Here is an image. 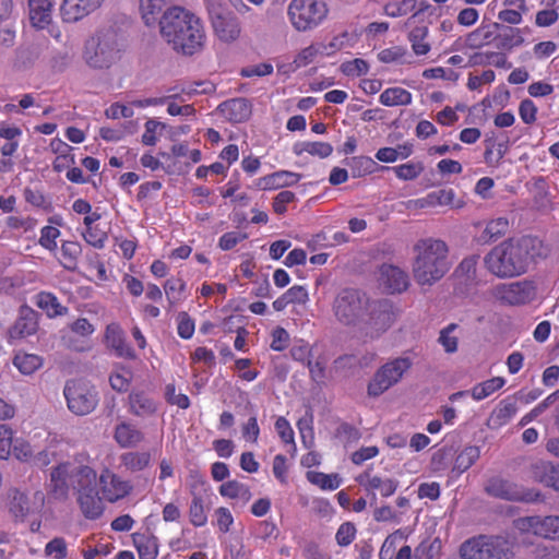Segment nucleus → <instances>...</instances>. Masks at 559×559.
<instances>
[{"instance_id": "obj_44", "label": "nucleus", "mask_w": 559, "mask_h": 559, "mask_svg": "<svg viewBox=\"0 0 559 559\" xmlns=\"http://www.w3.org/2000/svg\"><path fill=\"white\" fill-rule=\"evenodd\" d=\"M346 164L349 166L350 173L355 178L371 174L377 167V163L367 156L352 157L346 162Z\"/></svg>"}, {"instance_id": "obj_42", "label": "nucleus", "mask_w": 559, "mask_h": 559, "mask_svg": "<svg viewBox=\"0 0 559 559\" xmlns=\"http://www.w3.org/2000/svg\"><path fill=\"white\" fill-rule=\"evenodd\" d=\"M506 383V380L501 377H495L489 380H486L481 383L476 384L472 391L471 394L474 400L480 401L485 397L489 396L497 390L501 389Z\"/></svg>"}, {"instance_id": "obj_12", "label": "nucleus", "mask_w": 559, "mask_h": 559, "mask_svg": "<svg viewBox=\"0 0 559 559\" xmlns=\"http://www.w3.org/2000/svg\"><path fill=\"white\" fill-rule=\"evenodd\" d=\"M484 490L490 497L507 501L532 503L542 499L539 490L519 486L498 476L489 478Z\"/></svg>"}, {"instance_id": "obj_51", "label": "nucleus", "mask_w": 559, "mask_h": 559, "mask_svg": "<svg viewBox=\"0 0 559 559\" xmlns=\"http://www.w3.org/2000/svg\"><path fill=\"white\" fill-rule=\"evenodd\" d=\"M382 169H391V167L382 166ZM395 175L402 180H413L417 178L421 171L424 170V165L421 163H407L396 167H392Z\"/></svg>"}, {"instance_id": "obj_52", "label": "nucleus", "mask_w": 559, "mask_h": 559, "mask_svg": "<svg viewBox=\"0 0 559 559\" xmlns=\"http://www.w3.org/2000/svg\"><path fill=\"white\" fill-rule=\"evenodd\" d=\"M540 520V515L522 516L515 519L513 525L522 534L532 533L538 537Z\"/></svg>"}, {"instance_id": "obj_11", "label": "nucleus", "mask_w": 559, "mask_h": 559, "mask_svg": "<svg viewBox=\"0 0 559 559\" xmlns=\"http://www.w3.org/2000/svg\"><path fill=\"white\" fill-rule=\"evenodd\" d=\"M78 502L85 518L95 520L103 514V498L92 485L96 480V473L92 467H83L79 474Z\"/></svg>"}, {"instance_id": "obj_29", "label": "nucleus", "mask_w": 559, "mask_h": 559, "mask_svg": "<svg viewBox=\"0 0 559 559\" xmlns=\"http://www.w3.org/2000/svg\"><path fill=\"white\" fill-rule=\"evenodd\" d=\"M224 116L233 122H241L249 118L251 108L243 98H234L222 105Z\"/></svg>"}, {"instance_id": "obj_25", "label": "nucleus", "mask_w": 559, "mask_h": 559, "mask_svg": "<svg viewBox=\"0 0 559 559\" xmlns=\"http://www.w3.org/2000/svg\"><path fill=\"white\" fill-rule=\"evenodd\" d=\"M163 290L170 308H175L188 298L187 283L183 278L171 276L163 284Z\"/></svg>"}, {"instance_id": "obj_27", "label": "nucleus", "mask_w": 559, "mask_h": 559, "mask_svg": "<svg viewBox=\"0 0 559 559\" xmlns=\"http://www.w3.org/2000/svg\"><path fill=\"white\" fill-rule=\"evenodd\" d=\"M165 5L166 0H139V10L143 23L148 27L159 25Z\"/></svg>"}, {"instance_id": "obj_21", "label": "nucleus", "mask_w": 559, "mask_h": 559, "mask_svg": "<svg viewBox=\"0 0 559 559\" xmlns=\"http://www.w3.org/2000/svg\"><path fill=\"white\" fill-rule=\"evenodd\" d=\"M105 344L108 348L112 349L115 354L123 358H133V349L127 344L124 333L118 323H110L106 326Z\"/></svg>"}, {"instance_id": "obj_15", "label": "nucleus", "mask_w": 559, "mask_h": 559, "mask_svg": "<svg viewBox=\"0 0 559 559\" xmlns=\"http://www.w3.org/2000/svg\"><path fill=\"white\" fill-rule=\"evenodd\" d=\"M83 467L72 463H62L51 471L49 487L56 499L67 498L70 488L78 489V474Z\"/></svg>"}, {"instance_id": "obj_13", "label": "nucleus", "mask_w": 559, "mask_h": 559, "mask_svg": "<svg viewBox=\"0 0 559 559\" xmlns=\"http://www.w3.org/2000/svg\"><path fill=\"white\" fill-rule=\"evenodd\" d=\"M69 409L76 415H86L97 405V396L88 383L81 380H70L63 390Z\"/></svg>"}, {"instance_id": "obj_32", "label": "nucleus", "mask_w": 559, "mask_h": 559, "mask_svg": "<svg viewBox=\"0 0 559 559\" xmlns=\"http://www.w3.org/2000/svg\"><path fill=\"white\" fill-rule=\"evenodd\" d=\"M122 466L131 472H141L150 466L152 456L150 452H126L120 457Z\"/></svg>"}, {"instance_id": "obj_36", "label": "nucleus", "mask_w": 559, "mask_h": 559, "mask_svg": "<svg viewBox=\"0 0 559 559\" xmlns=\"http://www.w3.org/2000/svg\"><path fill=\"white\" fill-rule=\"evenodd\" d=\"M492 41H495L493 31L488 29L485 22H483L478 28L466 35L465 46L471 49H478Z\"/></svg>"}, {"instance_id": "obj_62", "label": "nucleus", "mask_w": 559, "mask_h": 559, "mask_svg": "<svg viewBox=\"0 0 559 559\" xmlns=\"http://www.w3.org/2000/svg\"><path fill=\"white\" fill-rule=\"evenodd\" d=\"M272 72L273 66L267 62H262L242 68L240 70V75L243 78L264 76L271 74Z\"/></svg>"}, {"instance_id": "obj_41", "label": "nucleus", "mask_w": 559, "mask_h": 559, "mask_svg": "<svg viewBox=\"0 0 559 559\" xmlns=\"http://www.w3.org/2000/svg\"><path fill=\"white\" fill-rule=\"evenodd\" d=\"M294 152L297 155L307 152L313 156L325 158L332 154L333 147L331 144L325 142H300L295 144Z\"/></svg>"}, {"instance_id": "obj_28", "label": "nucleus", "mask_w": 559, "mask_h": 559, "mask_svg": "<svg viewBox=\"0 0 559 559\" xmlns=\"http://www.w3.org/2000/svg\"><path fill=\"white\" fill-rule=\"evenodd\" d=\"M200 485L203 487L205 481L201 478L195 480V484L192 486L191 493L193 496L190 507H189V519L192 525L197 527L204 526L207 522V512L201 496H198L194 492L197 486Z\"/></svg>"}, {"instance_id": "obj_58", "label": "nucleus", "mask_w": 559, "mask_h": 559, "mask_svg": "<svg viewBox=\"0 0 559 559\" xmlns=\"http://www.w3.org/2000/svg\"><path fill=\"white\" fill-rule=\"evenodd\" d=\"M13 432L7 425H0V459H8L13 445Z\"/></svg>"}, {"instance_id": "obj_63", "label": "nucleus", "mask_w": 559, "mask_h": 559, "mask_svg": "<svg viewBox=\"0 0 559 559\" xmlns=\"http://www.w3.org/2000/svg\"><path fill=\"white\" fill-rule=\"evenodd\" d=\"M519 114L524 123L532 124L536 121L537 107L530 98L523 99L519 106Z\"/></svg>"}, {"instance_id": "obj_38", "label": "nucleus", "mask_w": 559, "mask_h": 559, "mask_svg": "<svg viewBox=\"0 0 559 559\" xmlns=\"http://www.w3.org/2000/svg\"><path fill=\"white\" fill-rule=\"evenodd\" d=\"M36 305L43 309L50 318L62 316L67 312V308L62 307L59 304L58 298L51 293L41 292L37 294Z\"/></svg>"}, {"instance_id": "obj_48", "label": "nucleus", "mask_w": 559, "mask_h": 559, "mask_svg": "<svg viewBox=\"0 0 559 559\" xmlns=\"http://www.w3.org/2000/svg\"><path fill=\"white\" fill-rule=\"evenodd\" d=\"M538 537L559 540V515L542 516Z\"/></svg>"}, {"instance_id": "obj_24", "label": "nucleus", "mask_w": 559, "mask_h": 559, "mask_svg": "<svg viewBox=\"0 0 559 559\" xmlns=\"http://www.w3.org/2000/svg\"><path fill=\"white\" fill-rule=\"evenodd\" d=\"M381 277L391 293H402L408 286L407 274L394 265H382Z\"/></svg>"}, {"instance_id": "obj_37", "label": "nucleus", "mask_w": 559, "mask_h": 559, "mask_svg": "<svg viewBox=\"0 0 559 559\" xmlns=\"http://www.w3.org/2000/svg\"><path fill=\"white\" fill-rule=\"evenodd\" d=\"M307 480L323 490H334L340 487L342 478L338 474H324L322 472L309 471L306 474Z\"/></svg>"}, {"instance_id": "obj_22", "label": "nucleus", "mask_w": 559, "mask_h": 559, "mask_svg": "<svg viewBox=\"0 0 559 559\" xmlns=\"http://www.w3.org/2000/svg\"><path fill=\"white\" fill-rule=\"evenodd\" d=\"M114 440L120 448H135L144 440V433L132 423L121 420L115 427Z\"/></svg>"}, {"instance_id": "obj_43", "label": "nucleus", "mask_w": 559, "mask_h": 559, "mask_svg": "<svg viewBox=\"0 0 559 559\" xmlns=\"http://www.w3.org/2000/svg\"><path fill=\"white\" fill-rule=\"evenodd\" d=\"M478 259V254H472L463 259L462 262L455 269L454 276L459 278H464L466 284L474 283L476 280V265Z\"/></svg>"}, {"instance_id": "obj_2", "label": "nucleus", "mask_w": 559, "mask_h": 559, "mask_svg": "<svg viewBox=\"0 0 559 559\" xmlns=\"http://www.w3.org/2000/svg\"><path fill=\"white\" fill-rule=\"evenodd\" d=\"M547 250L542 240L524 236L508 239L493 247L484 258L488 272L499 278H509L524 274L538 258H546Z\"/></svg>"}, {"instance_id": "obj_47", "label": "nucleus", "mask_w": 559, "mask_h": 559, "mask_svg": "<svg viewBox=\"0 0 559 559\" xmlns=\"http://www.w3.org/2000/svg\"><path fill=\"white\" fill-rule=\"evenodd\" d=\"M516 402L514 397H508L501 401L498 407L493 411L492 416L493 420L499 425L507 424L512 416L516 413Z\"/></svg>"}, {"instance_id": "obj_19", "label": "nucleus", "mask_w": 559, "mask_h": 559, "mask_svg": "<svg viewBox=\"0 0 559 559\" xmlns=\"http://www.w3.org/2000/svg\"><path fill=\"white\" fill-rule=\"evenodd\" d=\"M38 329L37 313L25 307L20 311V316L13 326L8 332V337L11 343L25 338L36 333Z\"/></svg>"}, {"instance_id": "obj_7", "label": "nucleus", "mask_w": 559, "mask_h": 559, "mask_svg": "<svg viewBox=\"0 0 559 559\" xmlns=\"http://www.w3.org/2000/svg\"><path fill=\"white\" fill-rule=\"evenodd\" d=\"M365 293L355 288L342 289L334 299L333 311L336 319L345 325H356L364 318L368 305Z\"/></svg>"}, {"instance_id": "obj_20", "label": "nucleus", "mask_w": 559, "mask_h": 559, "mask_svg": "<svg viewBox=\"0 0 559 559\" xmlns=\"http://www.w3.org/2000/svg\"><path fill=\"white\" fill-rule=\"evenodd\" d=\"M528 473L533 480L559 491V464L537 460L530 465Z\"/></svg>"}, {"instance_id": "obj_5", "label": "nucleus", "mask_w": 559, "mask_h": 559, "mask_svg": "<svg viewBox=\"0 0 559 559\" xmlns=\"http://www.w3.org/2000/svg\"><path fill=\"white\" fill-rule=\"evenodd\" d=\"M214 34L223 43H234L241 35V23L224 0H203Z\"/></svg>"}, {"instance_id": "obj_60", "label": "nucleus", "mask_w": 559, "mask_h": 559, "mask_svg": "<svg viewBox=\"0 0 559 559\" xmlns=\"http://www.w3.org/2000/svg\"><path fill=\"white\" fill-rule=\"evenodd\" d=\"M416 7V0H402L400 3H388L385 5V13L390 16L406 15L412 12Z\"/></svg>"}, {"instance_id": "obj_49", "label": "nucleus", "mask_w": 559, "mask_h": 559, "mask_svg": "<svg viewBox=\"0 0 559 559\" xmlns=\"http://www.w3.org/2000/svg\"><path fill=\"white\" fill-rule=\"evenodd\" d=\"M326 50L328 46L324 44L310 45L298 53L294 60V63L296 64V68L305 67L311 63L317 55H329L330 52Z\"/></svg>"}, {"instance_id": "obj_9", "label": "nucleus", "mask_w": 559, "mask_h": 559, "mask_svg": "<svg viewBox=\"0 0 559 559\" xmlns=\"http://www.w3.org/2000/svg\"><path fill=\"white\" fill-rule=\"evenodd\" d=\"M395 313L393 304L388 299L370 300L365 308L364 318L360 320L362 329L370 337H378L394 322Z\"/></svg>"}, {"instance_id": "obj_40", "label": "nucleus", "mask_w": 559, "mask_h": 559, "mask_svg": "<svg viewBox=\"0 0 559 559\" xmlns=\"http://www.w3.org/2000/svg\"><path fill=\"white\" fill-rule=\"evenodd\" d=\"M129 400L130 412L136 416H146L155 412L154 402L144 393H132Z\"/></svg>"}, {"instance_id": "obj_3", "label": "nucleus", "mask_w": 559, "mask_h": 559, "mask_svg": "<svg viewBox=\"0 0 559 559\" xmlns=\"http://www.w3.org/2000/svg\"><path fill=\"white\" fill-rule=\"evenodd\" d=\"M413 276L419 285L431 286L450 270L449 248L443 240L420 239L414 246Z\"/></svg>"}, {"instance_id": "obj_4", "label": "nucleus", "mask_w": 559, "mask_h": 559, "mask_svg": "<svg viewBox=\"0 0 559 559\" xmlns=\"http://www.w3.org/2000/svg\"><path fill=\"white\" fill-rule=\"evenodd\" d=\"M123 45L114 29H98L90 36L82 48L83 62L93 70H107L117 63Z\"/></svg>"}, {"instance_id": "obj_17", "label": "nucleus", "mask_w": 559, "mask_h": 559, "mask_svg": "<svg viewBox=\"0 0 559 559\" xmlns=\"http://www.w3.org/2000/svg\"><path fill=\"white\" fill-rule=\"evenodd\" d=\"M498 292L501 301L511 306L527 304L536 297V286L527 280L502 284Z\"/></svg>"}, {"instance_id": "obj_50", "label": "nucleus", "mask_w": 559, "mask_h": 559, "mask_svg": "<svg viewBox=\"0 0 559 559\" xmlns=\"http://www.w3.org/2000/svg\"><path fill=\"white\" fill-rule=\"evenodd\" d=\"M509 228V222L504 217H499L489 222L483 233L485 241L497 240L502 237Z\"/></svg>"}, {"instance_id": "obj_39", "label": "nucleus", "mask_w": 559, "mask_h": 559, "mask_svg": "<svg viewBox=\"0 0 559 559\" xmlns=\"http://www.w3.org/2000/svg\"><path fill=\"white\" fill-rule=\"evenodd\" d=\"M380 103L384 106H400L412 103V94L401 87H390L380 95Z\"/></svg>"}, {"instance_id": "obj_10", "label": "nucleus", "mask_w": 559, "mask_h": 559, "mask_svg": "<svg viewBox=\"0 0 559 559\" xmlns=\"http://www.w3.org/2000/svg\"><path fill=\"white\" fill-rule=\"evenodd\" d=\"M412 360L407 357H399L379 368L368 383L367 393L371 397H378L395 385L403 374L411 368Z\"/></svg>"}, {"instance_id": "obj_56", "label": "nucleus", "mask_w": 559, "mask_h": 559, "mask_svg": "<svg viewBox=\"0 0 559 559\" xmlns=\"http://www.w3.org/2000/svg\"><path fill=\"white\" fill-rule=\"evenodd\" d=\"M45 555L53 559H64L68 555L67 543L61 537H55L45 546Z\"/></svg>"}, {"instance_id": "obj_55", "label": "nucleus", "mask_w": 559, "mask_h": 559, "mask_svg": "<svg viewBox=\"0 0 559 559\" xmlns=\"http://www.w3.org/2000/svg\"><path fill=\"white\" fill-rule=\"evenodd\" d=\"M369 64L366 60L356 58L350 61L342 63L341 71L347 76H360L368 72Z\"/></svg>"}, {"instance_id": "obj_18", "label": "nucleus", "mask_w": 559, "mask_h": 559, "mask_svg": "<svg viewBox=\"0 0 559 559\" xmlns=\"http://www.w3.org/2000/svg\"><path fill=\"white\" fill-rule=\"evenodd\" d=\"M105 0H62L60 15L66 23H76L99 10Z\"/></svg>"}, {"instance_id": "obj_61", "label": "nucleus", "mask_w": 559, "mask_h": 559, "mask_svg": "<svg viewBox=\"0 0 559 559\" xmlns=\"http://www.w3.org/2000/svg\"><path fill=\"white\" fill-rule=\"evenodd\" d=\"M356 527L352 522L343 523L335 535L336 542L340 546H348L355 538Z\"/></svg>"}, {"instance_id": "obj_45", "label": "nucleus", "mask_w": 559, "mask_h": 559, "mask_svg": "<svg viewBox=\"0 0 559 559\" xmlns=\"http://www.w3.org/2000/svg\"><path fill=\"white\" fill-rule=\"evenodd\" d=\"M428 36L427 26H417L408 34V39L412 43V48L417 56L426 55L430 50V45L425 43Z\"/></svg>"}, {"instance_id": "obj_59", "label": "nucleus", "mask_w": 559, "mask_h": 559, "mask_svg": "<svg viewBox=\"0 0 559 559\" xmlns=\"http://www.w3.org/2000/svg\"><path fill=\"white\" fill-rule=\"evenodd\" d=\"M194 330V321L189 317V314L186 312L179 313L177 325L178 335L183 340H189L193 336Z\"/></svg>"}, {"instance_id": "obj_26", "label": "nucleus", "mask_w": 559, "mask_h": 559, "mask_svg": "<svg viewBox=\"0 0 559 559\" xmlns=\"http://www.w3.org/2000/svg\"><path fill=\"white\" fill-rule=\"evenodd\" d=\"M133 545L140 559H156L158 556V540L151 533H134Z\"/></svg>"}, {"instance_id": "obj_31", "label": "nucleus", "mask_w": 559, "mask_h": 559, "mask_svg": "<svg viewBox=\"0 0 559 559\" xmlns=\"http://www.w3.org/2000/svg\"><path fill=\"white\" fill-rule=\"evenodd\" d=\"M523 43L524 38L521 35V29L512 26H508V28H503L502 33L495 35V45L499 50L510 51Z\"/></svg>"}, {"instance_id": "obj_64", "label": "nucleus", "mask_w": 559, "mask_h": 559, "mask_svg": "<svg viewBox=\"0 0 559 559\" xmlns=\"http://www.w3.org/2000/svg\"><path fill=\"white\" fill-rule=\"evenodd\" d=\"M216 525L223 533H227L234 523V518L229 509L219 507L215 510Z\"/></svg>"}, {"instance_id": "obj_34", "label": "nucleus", "mask_w": 559, "mask_h": 559, "mask_svg": "<svg viewBox=\"0 0 559 559\" xmlns=\"http://www.w3.org/2000/svg\"><path fill=\"white\" fill-rule=\"evenodd\" d=\"M13 365L21 373L29 376L41 368L43 358L35 354L17 353L14 356Z\"/></svg>"}, {"instance_id": "obj_53", "label": "nucleus", "mask_w": 559, "mask_h": 559, "mask_svg": "<svg viewBox=\"0 0 559 559\" xmlns=\"http://www.w3.org/2000/svg\"><path fill=\"white\" fill-rule=\"evenodd\" d=\"M60 236V230L55 226H44L40 229L39 245L50 252L57 251V239Z\"/></svg>"}, {"instance_id": "obj_8", "label": "nucleus", "mask_w": 559, "mask_h": 559, "mask_svg": "<svg viewBox=\"0 0 559 559\" xmlns=\"http://www.w3.org/2000/svg\"><path fill=\"white\" fill-rule=\"evenodd\" d=\"M328 7L318 0H292L288 16L293 26L299 32H306L320 25L328 15Z\"/></svg>"}, {"instance_id": "obj_30", "label": "nucleus", "mask_w": 559, "mask_h": 559, "mask_svg": "<svg viewBox=\"0 0 559 559\" xmlns=\"http://www.w3.org/2000/svg\"><path fill=\"white\" fill-rule=\"evenodd\" d=\"M358 480L360 484H365L367 489H379L383 497L393 495L399 486L397 480L391 478L382 479L378 476H370L369 473L360 475Z\"/></svg>"}, {"instance_id": "obj_23", "label": "nucleus", "mask_w": 559, "mask_h": 559, "mask_svg": "<svg viewBox=\"0 0 559 559\" xmlns=\"http://www.w3.org/2000/svg\"><path fill=\"white\" fill-rule=\"evenodd\" d=\"M218 491L222 497L235 500L240 506L247 504L252 498L250 487L235 479L223 483Z\"/></svg>"}, {"instance_id": "obj_6", "label": "nucleus", "mask_w": 559, "mask_h": 559, "mask_svg": "<svg viewBox=\"0 0 559 559\" xmlns=\"http://www.w3.org/2000/svg\"><path fill=\"white\" fill-rule=\"evenodd\" d=\"M462 559H509V542L501 536L478 535L465 540L460 546Z\"/></svg>"}, {"instance_id": "obj_16", "label": "nucleus", "mask_w": 559, "mask_h": 559, "mask_svg": "<svg viewBox=\"0 0 559 559\" xmlns=\"http://www.w3.org/2000/svg\"><path fill=\"white\" fill-rule=\"evenodd\" d=\"M31 25L37 29H48L51 37L61 39V31L52 25L53 0H27Z\"/></svg>"}, {"instance_id": "obj_33", "label": "nucleus", "mask_w": 559, "mask_h": 559, "mask_svg": "<svg viewBox=\"0 0 559 559\" xmlns=\"http://www.w3.org/2000/svg\"><path fill=\"white\" fill-rule=\"evenodd\" d=\"M82 253L81 245L76 241H63L60 249V263L69 271L76 269L78 259Z\"/></svg>"}, {"instance_id": "obj_35", "label": "nucleus", "mask_w": 559, "mask_h": 559, "mask_svg": "<svg viewBox=\"0 0 559 559\" xmlns=\"http://www.w3.org/2000/svg\"><path fill=\"white\" fill-rule=\"evenodd\" d=\"M480 456V449L476 445L464 448L455 457L452 471L461 475L467 471Z\"/></svg>"}, {"instance_id": "obj_54", "label": "nucleus", "mask_w": 559, "mask_h": 559, "mask_svg": "<svg viewBox=\"0 0 559 559\" xmlns=\"http://www.w3.org/2000/svg\"><path fill=\"white\" fill-rule=\"evenodd\" d=\"M11 453L22 462H31L34 457L33 447L22 438L14 439Z\"/></svg>"}, {"instance_id": "obj_57", "label": "nucleus", "mask_w": 559, "mask_h": 559, "mask_svg": "<svg viewBox=\"0 0 559 559\" xmlns=\"http://www.w3.org/2000/svg\"><path fill=\"white\" fill-rule=\"evenodd\" d=\"M165 128L162 122L150 119L145 122V130L142 134V143L145 145H155L157 142L156 134Z\"/></svg>"}, {"instance_id": "obj_14", "label": "nucleus", "mask_w": 559, "mask_h": 559, "mask_svg": "<svg viewBox=\"0 0 559 559\" xmlns=\"http://www.w3.org/2000/svg\"><path fill=\"white\" fill-rule=\"evenodd\" d=\"M97 493L103 500L115 503L128 497L133 486L130 480L121 477L109 468L102 469L99 476H96Z\"/></svg>"}, {"instance_id": "obj_46", "label": "nucleus", "mask_w": 559, "mask_h": 559, "mask_svg": "<svg viewBox=\"0 0 559 559\" xmlns=\"http://www.w3.org/2000/svg\"><path fill=\"white\" fill-rule=\"evenodd\" d=\"M131 379L132 372L129 368L124 366H116L109 377V382L114 390L124 392L128 390Z\"/></svg>"}, {"instance_id": "obj_1", "label": "nucleus", "mask_w": 559, "mask_h": 559, "mask_svg": "<svg viewBox=\"0 0 559 559\" xmlns=\"http://www.w3.org/2000/svg\"><path fill=\"white\" fill-rule=\"evenodd\" d=\"M158 26L160 37L177 53L191 57L205 46L206 33L202 20L185 7L167 8Z\"/></svg>"}]
</instances>
